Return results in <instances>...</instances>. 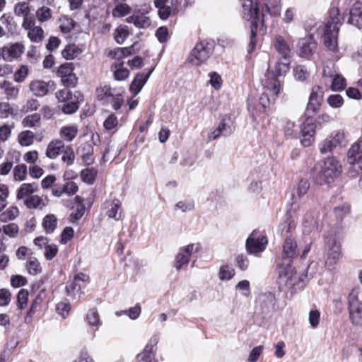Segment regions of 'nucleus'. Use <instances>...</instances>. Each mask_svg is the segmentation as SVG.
Wrapping results in <instances>:
<instances>
[{
	"label": "nucleus",
	"instance_id": "1",
	"mask_svg": "<svg viewBox=\"0 0 362 362\" xmlns=\"http://www.w3.org/2000/svg\"><path fill=\"white\" fill-rule=\"evenodd\" d=\"M297 253V243L295 238L291 235L286 236L283 245V257L287 259L288 262L279 267V278L281 284L303 288L304 284L302 276L296 274L295 269L290 264L291 259L296 257Z\"/></svg>",
	"mask_w": 362,
	"mask_h": 362
},
{
	"label": "nucleus",
	"instance_id": "2",
	"mask_svg": "<svg viewBox=\"0 0 362 362\" xmlns=\"http://www.w3.org/2000/svg\"><path fill=\"white\" fill-rule=\"evenodd\" d=\"M340 25L339 11L338 8H334L330 11L329 20L325 26L320 24L316 28L317 30L322 28L324 35V44L327 49L332 53L334 60H338L341 57L337 42Z\"/></svg>",
	"mask_w": 362,
	"mask_h": 362
},
{
	"label": "nucleus",
	"instance_id": "3",
	"mask_svg": "<svg viewBox=\"0 0 362 362\" xmlns=\"http://www.w3.org/2000/svg\"><path fill=\"white\" fill-rule=\"evenodd\" d=\"M243 16L247 21H251V34L250 42V52L252 51L256 46V35L258 27L260 26V30L266 31L264 26V13L261 15L259 13V8L257 3L252 0H243Z\"/></svg>",
	"mask_w": 362,
	"mask_h": 362
},
{
	"label": "nucleus",
	"instance_id": "4",
	"mask_svg": "<svg viewBox=\"0 0 362 362\" xmlns=\"http://www.w3.org/2000/svg\"><path fill=\"white\" fill-rule=\"evenodd\" d=\"M342 172V166L334 157L327 158L317 173L316 181L320 185L329 184L338 177Z\"/></svg>",
	"mask_w": 362,
	"mask_h": 362
},
{
	"label": "nucleus",
	"instance_id": "5",
	"mask_svg": "<svg viewBox=\"0 0 362 362\" xmlns=\"http://www.w3.org/2000/svg\"><path fill=\"white\" fill-rule=\"evenodd\" d=\"M264 92L259 98V102L266 108L274 103L282 89V84L278 78L268 74L264 82Z\"/></svg>",
	"mask_w": 362,
	"mask_h": 362
},
{
	"label": "nucleus",
	"instance_id": "6",
	"mask_svg": "<svg viewBox=\"0 0 362 362\" xmlns=\"http://www.w3.org/2000/svg\"><path fill=\"white\" fill-rule=\"evenodd\" d=\"M123 88H112L110 86L104 85L97 88L96 93L98 98L103 103H112V107L119 110L124 103Z\"/></svg>",
	"mask_w": 362,
	"mask_h": 362
},
{
	"label": "nucleus",
	"instance_id": "7",
	"mask_svg": "<svg viewBox=\"0 0 362 362\" xmlns=\"http://www.w3.org/2000/svg\"><path fill=\"white\" fill-rule=\"evenodd\" d=\"M360 290L353 288L348 296V310L352 325L362 326V301L359 300Z\"/></svg>",
	"mask_w": 362,
	"mask_h": 362
},
{
	"label": "nucleus",
	"instance_id": "8",
	"mask_svg": "<svg viewBox=\"0 0 362 362\" xmlns=\"http://www.w3.org/2000/svg\"><path fill=\"white\" fill-rule=\"evenodd\" d=\"M288 213L291 217H296L301 220L305 233H310L316 226L315 215L303 206L293 203Z\"/></svg>",
	"mask_w": 362,
	"mask_h": 362
},
{
	"label": "nucleus",
	"instance_id": "9",
	"mask_svg": "<svg viewBox=\"0 0 362 362\" xmlns=\"http://www.w3.org/2000/svg\"><path fill=\"white\" fill-rule=\"evenodd\" d=\"M267 244V236L263 232L253 230L246 240L245 247L249 254L258 255L264 251Z\"/></svg>",
	"mask_w": 362,
	"mask_h": 362
},
{
	"label": "nucleus",
	"instance_id": "10",
	"mask_svg": "<svg viewBox=\"0 0 362 362\" xmlns=\"http://www.w3.org/2000/svg\"><path fill=\"white\" fill-rule=\"evenodd\" d=\"M346 144L344 133L341 131H336L320 144L319 149L320 153H327L337 148L345 146Z\"/></svg>",
	"mask_w": 362,
	"mask_h": 362
},
{
	"label": "nucleus",
	"instance_id": "11",
	"mask_svg": "<svg viewBox=\"0 0 362 362\" xmlns=\"http://www.w3.org/2000/svg\"><path fill=\"white\" fill-rule=\"evenodd\" d=\"M211 54V47L204 42L197 43L190 52L187 61L194 66L204 63Z\"/></svg>",
	"mask_w": 362,
	"mask_h": 362
},
{
	"label": "nucleus",
	"instance_id": "12",
	"mask_svg": "<svg viewBox=\"0 0 362 362\" xmlns=\"http://www.w3.org/2000/svg\"><path fill=\"white\" fill-rule=\"evenodd\" d=\"M89 281V276L83 273L76 274L73 279L69 281L66 286L67 295L73 299L81 297V289Z\"/></svg>",
	"mask_w": 362,
	"mask_h": 362
},
{
	"label": "nucleus",
	"instance_id": "13",
	"mask_svg": "<svg viewBox=\"0 0 362 362\" xmlns=\"http://www.w3.org/2000/svg\"><path fill=\"white\" fill-rule=\"evenodd\" d=\"M341 256V245L334 238L327 240L325 245V264L329 268L333 267Z\"/></svg>",
	"mask_w": 362,
	"mask_h": 362
},
{
	"label": "nucleus",
	"instance_id": "14",
	"mask_svg": "<svg viewBox=\"0 0 362 362\" xmlns=\"http://www.w3.org/2000/svg\"><path fill=\"white\" fill-rule=\"evenodd\" d=\"M200 249L199 244L191 243L181 247L176 256L175 267L177 270L182 268L183 266L187 265L190 257L192 255L199 252Z\"/></svg>",
	"mask_w": 362,
	"mask_h": 362
},
{
	"label": "nucleus",
	"instance_id": "15",
	"mask_svg": "<svg viewBox=\"0 0 362 362\" xmlns=\"http://www.w3.org/2000/svg\"><path fill=\"white\" fill-rule=\"evenodd\" d=\"M297 47L301 57L307 58L311 56L317 47V42L313 39V34L310 33L305 37L300 38L298 42Z\"/></svg>",
	"mask_w": 362,
	"mask_h": 362
},
{
	"label": "nucleus",
	"instance_id": "16",
	"mask_svg": "<svg viewBox=\"0 0 362 362\" xmlns=\"http://www.w3.org/2000/svg\"><path fill=\"white\" fill-rule=\"evenodd\" d=\"M158 342V338L156 336L152 337L143 351L136 356L138 362H156L154 356L156 347Z\"/></svg>",
	"mask_w": 362,
	"mask_h": 362
},
{
	"label": "nucleus",
	"instance_id": "17",
	"mask_svg": "<svg viewBox=\"0 0 362 362\" xmlns=\"http://www.w3.org/2000/svg\"><path fill=\"white\" fill-rule=\"evenodd\" d=\"M105 214L115 221H119L122 217V202L119 199L114 198L107 200L104 204Z\"/></svg>",
	"mask_w": 362,
	"mask_h": 362
},
{
	"label": "nucleus",
	"instance_id": "18",
	"mask_svg": "<svg viewBox=\"0 0 362 362\" xmlns=\"http://www.w3.org/2000/svg\"><path fill=\"white\" fill-rule=\"evenodd\" d=\"M322 97L323 91L321 87L313 86L307 105V111L311 112L313 114L316 113L320 110Z\"/></svg>",
	"mask_w": 362,
	"mask_h": 362
},
{
	"label": "nucleus",
	"instance_id": "19",
	"mask_svg": "<svg viewBox=\"0 0 362 362\" xmlns=\"http://www.w3.org/2000/svg\"><path fill=\"white\" fill-rule=\"evenodd\" d=\"M3 47L4 50V60L9 62L19 59L25 51V46L22 42L12 43Z\"/></svg>",
	"mask_w": 362,
	"mask_h": 362
},
{
	"label": "nucleus",
	"instance_id": "20",
	"mask_svg": "<svg viewBox=\"0 0 362 362\" xmlns=\"http://www.w3.org/2000/svg\"><path fill=\"white\" fill-rule=\"evenodd\" d=\"M54 82L45 81L41 79L33 80L29 84L30 90L36 97L45 96L50 88H52Z\"/></svg>",
	"mask_w": 362,
	"mask_h": 362
},
{
	"label": "nucleus",
	"instance_id": "21",
	"mask_svg": "<svg viewBox=\"0 0 362 362\" xmlns=\"http://www.w3.org/2000/svg\"><path fill=\"white\" fill-rule=\"evenodd\" d=\"M315 124L314 123H305L301 129L300 142L303 146L308 147L315 141Z\"/></svg>",
	"mask_w": 362,
	"mask_h": 362
},
{
	"label": "nucleus",
	"instance_id": "22",
	"mask_svg": "<svg viewBox=\"0 0 362 362\" xmlns=\"http://www.w3.org/2000/svg\"><path fill=\"white\" fill-rule=\"evenodd\" d=\"M348 23L358 29L362 28V3L356 2L352 5L349 11Z\"/></svg>",
	"mask_w": 362,
	"mask_h": 362
},
{
	"label": "nucleus",
	"instance_id": "23",
	"mask_svg": "<svg viewBox=\"0 0 362 362\" xmlns=\"http://www.w3.org/2000/svg\"><path fill=\"white\" fill-rule=\"evenodd\" d=\"M64 142L59 139L51 141L46 148L45 155L49 159L57 158L66 148Z\"/></svg>",
	"mask_w": 362,
	"mask_h": 362
},
{
	"label": "nucleus",
	"instance_id": "24",
	"mask_svg": "<svg viewBox=\"0 0 362 362\" xmlns=\"http://www.w3.org/2000/svg\"><path fill=\"white\" fill-rule=\"evenodd\" d=\"M153 69H151L147 74L139 73L135 76L129 86L130 92L135 96L139 93L144 86L147 82Z\"/></svg>",
	"mask_w": 362,
	"mask_h": 362
},
{
	"label": "nucleus",
	"instance_id": "25",
	"mask_svg": "<svg viewBox=\"0 0 362 362\" xmlns=\"http://www.w3.org/2000/svg\"><path fill=\"white\" fill-rule=\"evenodd\" d=\"M78 127L76 124H68L62 126L59 131L61 139L64 142L72 141L77 136Z\"/></svg>",
	"mask_w": 362,
	"mask_h": 362
},
{
	"label": "nucleus",
	"instance_id": "26",
	"mask_svg": "<svg viewBox=\"0 0 362 362\" xmlns=\"http://www.w3.org/2000/svg\"><path fill=\"white\" fill-rule=\"evenodd\" d=\"M78 151L82 157L84 164L89 165L93 163V147L90 143H85L82 144L78 149Z\"/></svg>",
	"mask_w": 362,
	"mask_h": 362
},
{
	"label": "nucleus",
	"instance_id": "27",
	"mask_svg": "<svg viewBox=\"0 0 362 362\" xmlns=\"http://www.w3.org/2000/svg\"><path fill=\"white\" fill-rule=\"evenodd\" d=\"M20 215L18 206L11 205L0 214V222L7 223L16 220Z\"/></svg>",
	"mask_w": 362,
	"mask_h": 362
},
{
	"label": "nucleus",
	"instance_id": "28",
	"mask_svg": "<svg viewBox=\"0 0 362 362\" xmlns=\"http://www.w3.org/2000/svg\"><path fill=\"white\" fill-rule=\"evenodd\" d=\"M362 153V141L354 143L348 151V163L352 165L354 170H356L357 161L356 156L357 154Z\"/></svg>",
	"mask_w": 362,
	"mask_h": 362
},
{
	"label": "nucleus",
	"instance_id": "29",
	"mask_svg": "<svg viewBox=\"0 0 362 362\" xmlns=\"http://www.w3.org/2000/svg\"><path fill=\"white\" fill-rule=\"evenodd\" d=\"M58 220L54 214L46 215L42 222V226L47 234L52 233L57 228Z\"/></svg>",
	"mask_w": 362,
	"mask_h": 362
},
{
	"label": "nucleus",
	"instance_id": "30",
	"mask_svg": "<svg viewBox=\"0 0 362 362\" xmlns=\"http://www.w3.org/2000/svg\"><path fill=\"white\" fill-rule=\"evenodd\" d=\"M127 22L129 23H133L135 26L139 28H144L151 25V21L148 17L136 13L128 17L127 18Z\"/></svg>",
	"mask_w": 362,
	"mask_h": 362
},
{
	"label": "nucleus",
	"instance_id": "31",
	"mask_svg": "<svg viewBox=\"0 0 362 362\" xmlns=\"http://www.w3.org/2000/svg\"><path fill=\"white\" fill-rule=\"evenodd\" d=\"M38 190V186L35 183H23L18 188L16 194L18 199H22L25 196H28Z\"/></svg>",
	"mask_w": 362,
	"mask_h": 362
},
{
	"label": "nucleus",
	"instance_id": "32",
	"mask_svg": "<svg viewBox=\"0 0 362 362\" xmlns=\"http://www.w3.org/2000/svg\"><path fill=\"white\" fill-rule=\"evenodd\" d=\"M28 37L35 43L41 42L45 37L44 30L40 25H35L28 29Z\"/></svg>",
	"mask_w": 362,
	"mask_h": 362
},
{
	"label": "nucleus",
	"instance_id": "33",
	"mask_svg": "<svg viewBox=\"0 0 362 362\" xmlns=\"http://www.w3.org/2000/svg\"><path fill=\"white\" fill-rule=\"evenodd\" d=\"M86 321L88 326L95 330H98L102 324L99 313L95 309H90L88 311Z\"/></svg>",
	"mask_w": 362,
	"mask_h": 362
},
{
	"label": "nucleus",
	"instance_id": "34",
	"mask_svg": "<svg viewBox=\"0 0 362 362\" xmlns=\"http://www.w3.org/2000/svg\"><path fill=\"white\" fill-rule=\"evenodd\" d=\"M0 88L4 90L6 98L8 100L15 99L18 97L19 90L17 87L14 86L11 82L4 81L0 83Z\"/></svg>",
	"mask_w": 362,
	"mask_h": 362
},
{
	"label": "nucleus",
	"instance_id": "35",
	"mask_svg": "<svg viewBox=\"0 0 362 362\" xmlns=\"http://www.w3.org/2000/svg\"><path fill=\"white\" fill-rule=\"evenodd\" d=\"M28 209H42L46 206V202L38 195L28 196L24 202Z\"/></svg>",
	"mask_w": 362,
	"mask_h": 362
},
{
	"label": "nucleus",
	"instance_id": "36",
	"mask_svg": "<svg viewBox=\"0 0 362 362\" xmlns=\"http://www.w3.org/2000/svg\"><path fill=\"white\" fill-rule=\"evenodd\" d=\"M289 62L286 57H284L283 60H279L276 63L272 73H270L272 76L278 77L285 74L289 69Z\"/></svg>",
	"mask_w": 362,
	"mask_h": 362
},
{
	"label": "nucleus",
	"instance_id": "37",
	"mask_svg": "<svg viewBox=\"0 0 362 362\" xmlns=\"http://www.w3.org/2000/svg\"><path fill=\"white\" fill-rule=\"evenodd\" d=\"M274 47L279 53L286 57L290 53V47L285 39L281 36L275 37Z\"/></svg>",
	"mask_w": 362,
	"mask_h": 362
},
{
	"label": "nucleus",
	"instance_id": "38",
	"mask_svg": "<svg viewBox=\"0 0 362 362\" xmlns=\"http://www.w3.org/2000/svg\"><path fill=\"white\" fill-rule=\"evenodd\" d=\"M296 80L300 82H307L310 78V72L307 68L302 65H297L293 70Z\"/></svg>",
	"mask_w": 362,
	"mask_h": 362
},
{
	"label": "nucleus",
	"instance_id": "39",
	"mask_svg": "<svg viewBox=\"0 0 362 362\" xmlns=\"http://www.w3.org/2000/svg\"><path fill=\"white\" fill-rule=\"evenodd\" d=\"M112 70L114 74L115 78L117 81H123L129 76V70L125 68L123 64H115L112 66Z\"/></svg>",
	"mask_w": 362,
	"mask_h": 362
},
{
	"label": "nucleus",
	"instance_id": "40",
	"mask_svg": "<svg viewBox=\"0 0 362 362\" xmlns=\"http://www.w3.org/2000/svg\"><path fill=\"white\" fill-rule=\"evenodd\" d=\"M82 52V49L75 45H67L62 52L64 58L71 60L77 57Z\"/></svg>",
	"mask_w": 362,
	"mask_h": 362
},
{
	"label": "nucleus",
	"instance_id": "41",
	"mask_svg": "<svg viewBox=\"0 0 362 362\" xmlns=\"http://www.w3.org/2000/svg\"><path fill=\"white\" fill-rule=\"evenodd\" d=\"M34 133L30 130L21 132L18 136V141L22 146H30L34 143Z\"/></svg>",
	"mask_w": 362,
	"mask_h": 362
},
{
	"label": "nucleus",
	"instance_id": "42",
	"mask_svg": "<svg viewBox=\"0 0 362 362\" xmlns=\"http://www.w3.org/2000/svg\"><path fill=\"white\" fill-rule=\"evenodd\" d=\"M310 189V182L307 179H301L294 189L293 197L298 198L303 197Z\"/></svg>",
	"mask_w": 362,
	"mask_h": 362
},
{
	"label": "nucleus",
	"instance_id": "43",
	"mask_svg": "<svg viewBox=\"0 0 362 362\" xmlns=\"http://www.w3.org/2000/svg\"><path fill=\"white\" fill-rule=\"evenodd\" d=\"M38 22L42 23L52 18V11L47 6H41L37 8L35 13Z\"/></svg>",
	"mask_w": 362,
	"mask_h": 362
},
{
	"label": "nucleus",
	"instance_id": "44",
	"mask_svg": "<svg viewBox=\"0 0 362 362\" xmlns=\"http://www.w3.org/2000/svg\"><path fill=\"white\" fill-rule=\"evenodd\" d=\"M129 35L127 26L121 25L115 30L114 37L118 44H122Z\"/></svg>",
	"mask_w": 362,
	"mask_h": 362
},
{
	"label": "nucleus",
	"instance_id": "45",
	"mask_svg": "<svg viewBox=\"0 0 362 362\" xmlns=\"http://www.w3.org/2000/svg\"><path fill=\"white\" fill-rule=\"evenodd\" d=\"M27 269L32 275H37L42 272L40 264L37 258L30 257L27 261Z\"/></svg>",
	"mask_w": 362,
	"mask_h": 362
},
{
	"label": "nucleus",
	"instance_id": "46",
	"mask_svg": "<svg viewBox=\"0 0 362 362\" xmlns=\"http://www.w3.org/2000/svg\"><path fill=\"white\" fill-rule=\"evenodd\" d=\"M131 7L125 3L117 4L112 10L114 17L122 18L131 13Z\"/></svg>",
	"mask_w": 362,
	"mask_h": 362
},
{
	"label": "nucleus",
	"instance_id": "47",
	"mask_svg": "<svg viewBox=\"0 0 362 362\" xmlns=\"http://www.w3.org/2000/svg\"><path fill=\"white\" fill-rule=\"evenodd\" d=\"M0 230L4 236L8 235L10 238H16L19 232L18 226L15 223L5 224L0 228Z\"/></svg>",
	"mask_w": 362,
	"mask_h": 362
},
{
	"label": "nucleus",
	"instance_id": "48",
	"mask_svg": "<svg viewBox=\"0 0 362 362\" xmlns=\"http://www.w3.org/2000/svg\"><path fill=\"white\" fill-rule=\"evenodd\" d=\"M332 78L331 88L332 90L340 91L344 89L346 86V79L343 76L337 73L335 74Z\"/></svg>",
	"mask_w": 362,
	"mask_h": 362
},
{
	"label": "nucleus",
	"instance_id": "49",
	"mask_svg": "<svg viewBox=\"0 0 362 362\" xmlns=\"http://www.w3.org/2000/svg\"><path fill=\"white\" fill-rule=\"evenodd\" d=\"M13 178L16 181H23L27 177V166L25 164L17 165L13 170Z\"/></svg>",
	"mask_w": 362,
	"mask_h": 362
},
{
	"label": "nucleus",
	"instance_id": "50",
	"mask_svg": "<svg viewBox=\"0 0 362 362\" xmlns=\"http://www.w3.org/2000/svg\"><path fill=\"white\" fill-rule=\"evenodd\" d=\"M97 170L93 168H86L81 172L82 180L87 184H92L96 177Z\"/></svg>",
	"mask_w": 362,
	"mask_h": 362
},
{
	"label": "nucleus",
	"instance_id": "51",
	"mask_svg": "<svg viewBox=\"0 0 362 362\" xmlns=\"http://www.w3.org/2000/svg\"><path fill=\"white\" fill-rule=\"evenodd\" d=\"M40 115L35 113L26 116L22 120V125L24 127H34L40 124Z\"/></svg>",
	"mask_w": 362,
	"mask_h": 362
},
{
	"label": "nucleus",
	"instance_id": "52",
	"mask_svg": "<svg viewBox=\"0 0 362 362\" xmlns=\"http://www.w3.org/2000/svg\"><path fill=\"white\" fill-rule=\"evenodd\" d=\"M226 127L225 121L222 120L216 128L210 130L208 134V139L209 141L215 140L221 135L223 134L226 131Z\"/></svg>",
	"mask_w": 362,
	"mask_h": 362
},
{
	"label": "nucleus",
	"instance_id": "53",
	"mask_svg": "<svg viewBox=\"0 0 362 362\" xmlns=\"http://www.w3.org/2000/svg\"><path fill=\"white\" fill-rule=\"evenodd\" d=\"M60 30L64 33H69L74 28V21L68 16H62L60 19Z\"/></svg>",
	"mask_w": 362,
	"mask_h": 362
},
{
	"label": "nucleus",
	"instance_id": "54",
	"mask_svg": "<svg viewBox=\"0 0 362 362\" xmlns=\"http://www.w3.org/2000/svg\"><path fill=\"white\" fill-rule=\"evenodd\" d=\"M62 153V160L66 163L67 165H71L75 160V155L72 147L71 146H66Z\"/></svg>",
	"mask_w": 362,
	"mask_h": 362
},
{
	"label": "nucleus",
	"instance_id": "55",
	"mask_svg": "<svg viewBox=\"0 0 362 362\" xmlns=\"http://www.w3.org/2000/svg\"><path fill=\"white\" fill-rule=\"evenodd\" d=\"M14 110L12 106L6 102L0 103V117L3 119L8 118L9 116H14Z\"/></svg>",
	"mask_w": 362,
	"mask_h": 362
},
{
	"label": "nucleus",
	"instance_id": "56",
	"mask_svg": "<svg viewBox=\"0 0 362 362\" xmlns=\"http://www.w3.org/2000/svg\"><path fill=\"white\" fill-rule=\"evenodd\" d=\"M234 274V269L228 265L221 267L218 272L219 279L222 281L230 280L233 277Z\"/></svg>",
	"mask_w": 362,
	"mask_h": 362
},
{
	"label": "nucleus",
	"instance_id": "57",
	"mask_svg": "<svg viewBox=\"0 0 362 362\" xmlns=\"http://www.w3.org/2000/svg\"><path fill=\"white\" fill-rule=\"evenodd\" d=\"M30 11L29 4L27 2H18L14 6V13L17 16H23Z\"/></svg>",
	"mask_w": 362,
	"mask_h": 362
},
{
	"label": "nucleus",
	"instance_id": "58",
	"mask_svg": "<svg viewBox=\"0 0 362 362\" xmlns=\"http://www.w3.org/2000/svg\"><path fill=\"white\" fill-rule=\"evenodd\" d=\"M71 309L70 303L67 301H62L57 304L56 310L63 318H66Z\"/></svg>",
	"mask_w": 362,
	"mask_h": 362
},
{
	"label": "nucleus",
	"instance_id": "59",
	"mask_svg": "<svg viewBox=\"0 0 362 362\" xmlns=\"http://www.w3.org/2000/svg\"><path fill=\"white\" fill-rule=\"evenodd\" d=\"M210 78L209 83L216 90H219L223 83L221 76L216 72H210L209 74Z\"/></svg>",
	"mask_w": 362,
	"mask_h": 362
},
{
	"label": "nucleus",
	"instance_id": "60",
	"mask_svg": "<svg viewBox=\"0 0 362 362\" xmlns=\"http://www.w3.org/2000/svg\"><path fill=\"white\" fill-rule=\"evenodd\" d=\"M74 67L73 64L71 63H65L62 64L57 70V76L60 78H64L65 76H68L70 74H74Z\"/></svg>",
	"mask_w": 362,
	"mask_h": 362
},
{
	"label": "nucleus",
	"instance_id": "61",
	"mask_svg": "<svg viewBox=\"0 0 362 362\" xmlns=\"http://www.w3.org/2000/svg\"><path fill=\"white\" fill-rule=\"evenodd\" d=\"M283 132L286 136L292 137L296 132L295 123L288 119L284 121Z\"/></svg>",
	"mask_w": 362,
	"mask_h": 362
},
{
	"label": "nucleus",
	"instance_id": "62",
	"mask_svg": "<svg viewBox=\"0 0 362 362\" xmlns=\"http://www.w3.org/2000/svg\"><path fill=\"white\" fill-rule=\"evenodd\" d=\"M13 124H5L0 127V141H6L11 134L12 129H13Z\"/></svg>",
	"mask_w": 362,
	"mask_h": 362
},
{
	"label": "nucleus",
	"instance_id": "63",
	"mask_svg": "<svg viewBox=\"0 0 362 362\" xmlns=\"http://www.w3.org/2000/svg\"><path fill=\"white\" fill-rule=\"evenodd\" d=\"M328 104L332 108H339L344 104L343 98L339 94L331 95L327 100Z\"/></svg>",
	"mask_w": 362,
	"mask_h": 362
},
{
	"label": "nucleus",
	"instance_id": "64",
	"mask_svg": "<svg viewBox=\"0 0 362 362\" xmlns=\"http://www.w3.org/2000/svg\"><path fill=\"white\" fill-rule=\"evenodd\" d=\"M29 72V69L28 66L22 65L20 68L15 72L14 79L16 82L21 83L24 81L25 78L28 76Z\"/></svg>",
	"mask_w": 362,
	"mask_h": 362
}]
</instances>
